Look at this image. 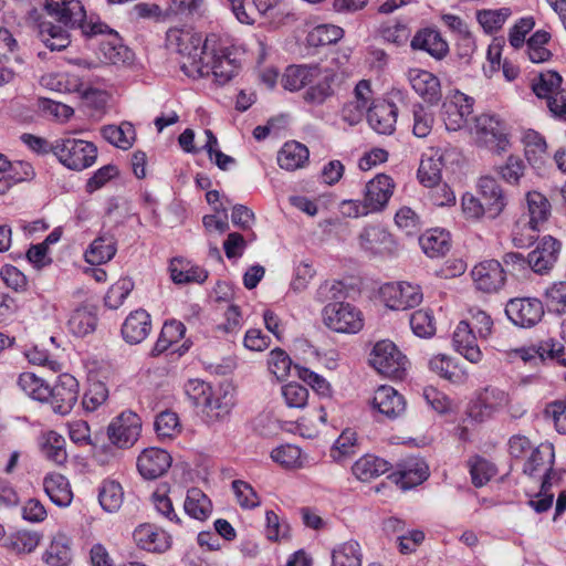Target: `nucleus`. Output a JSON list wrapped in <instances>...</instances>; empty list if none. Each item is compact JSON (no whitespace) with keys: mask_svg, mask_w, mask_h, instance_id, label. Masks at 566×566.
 <instances>
[{"mask_svg":"<svg viewBox=\"0 0 566 566\" xmlns=\"http://www.w3.org/2000/svg\"><path fill=\"white\" fill-rule=\"evenodd\" d=\"M72 538L65 533H56L42 555L48 566H69L73 560Z\"/></svg>","mask_w":566,"mask_h":566,"instance_id":"28","label":"nucleus"},{"mask_svg":"<svg viewBox=\"0 0 566 566\" xmlns=\"http://www.w3.org/2000/svg\"><path fill=\"white\" fill-rule=\"evenodd\" d=\"M527 212L523 217L526 218L535 227L544 230L552 214V206L548 199L538 191H528L526 193Z\"/></svg>","mask_w":566,"mask_h":566,"instance_id":"33","label":"nucleus"},{"mask_svg":"<svg viewBox=\"0 0 566 566\" xmlns=\"http://www.w3.org/2000/svg\"><path fill=\"white\" fill-rule=\"evenodd\" d=\"M478 189L486 206L488 218L499 217L506 206V199L496 179L482 176L478 181Z\"/></svg>","mask_w":566,"mask_h":566,"instance_id":"27","label":"nucleus"},{"mask_svg":"<svg viewBox=\"0 0 566 566\" xmlns=\"http://www.w3.org/2000/svg\"><path fill=\"white\" fill-rule=\"evenodd\" d=\"M564 354V347L555 340L543 342L537 346L520 347L512 352L513 357H517L531 367H537L546 358L557 359Z\"/></svg>","mask_w":566,"mask_h":566,"instance_id":"23","label":"nucleus"},{"mask_svg":"<svg viewBox=\"0 0 566 566\" xmlns=\"http://www.w3.org/2000/svg\"><path fill=\"white\" fill-rule=\"evenodd\" d=\"M78 398V381L70 374H62L53 387L49 386V395L44 401L50 402L54 412L67 415Z\"/></svg>","mask_w":566,"mask_h":566,"instance_id":"10","label":"nucleus"},{"mask_svg":"<svg viewBox=\"0 0 566 566\" xmlns=\"http://www.w3.org/2000/svg\"><path fill=\"white\" fill-rule=\"evenodd\" d=\"M271 459L285 469H298L304 465L302 450L294 444H284L271 452Z\"/></svg>","mask_w":566,"mask_h":566,"instance_id":"55","label":"nucleus"},{"mask_svg":"<svg viewBox=\"0 0 566 566\" xmlns=\"http://www.w3.org/2000/svg\"><path fill=\"white\" fill-rule=\"evenodd\" d=\"M43 488L50 500L60 507L71 504L73 493L65 476L59 473L48 474L43 480Z\"/></svg>","mask_w":566,"mask_h":566,"instance_id":"34","label":"nucleus"},{"mask_svg":"<svg viewBox=\"0 0 566 566\" xmlns=\"http://www.w3.org/2000/svg\"><path fill=\"white\" fill-rule=\"evenodd\" d=\"M39 36L42 43L51 51H62L66 49L71 42L67 31L52 22L40 23Z\"/></svg>","mask_w":566,"mask_h":566,"instance_id":"42","label":"nucleus"},{"mask_svg":"<svg viewBox=\"0 0 566 566\" xmlns=\"http://www.w3.org/2000/svg\"><path fill=\"white\" fill-rule=\"evenodd\" d=\"M167 48L180 55V70L190 78L206 77V60L209 55L210 39L182 29H169L166 35Z\"/></svg>","mask_w":566,"mask_h":566,"instance_id":"1","label":"nucleus"},{"mask_svg":"<svg viewBox=\"0 0 566 566\" xmlns=\"http://www.w3.org/2000/svg\"><path fill=\"white\" fill-rule=\"evenodd\" d=\"M369 364L384 377L401 380L407 374L408 359L394 342L381 339L374 345Z\"/></svg>","mask_w":566,"mask_h":566,"instance_id":"3","label":"nucleus"},{"mask_svg":"<svg viewBox=\"0 0 566 566\" xmlns=\"http://www.w3.org/2000/svg\"><path fill=\"white\" fill-rule=\"evenodd\" d=\"M321 69L317 64L289 65L282 75V86L290 92L306 90L319 76Z\"/></svg>","mask_w":566,"mask_h":566,"instance_id":"25","label":"nucleus"},{"mask_svg":"<svg viewBox=\"0 0 566 566\" xmlns=\"http://www.w3.org/2000/svg\"><path fill=\"white\" fill-rule=\"evenodd\" d=\"M98 502L105 512H117L124 502L122 485L114 480H105L98 490Z\"/></svg>","mask_w":566,"mask_h":566,"instance_id":"43","label":"nucleus"},{"mask_svg":"<svg viewBox=\"0 0 566 566\" xmlns=\"http://www.w3.org/2000/svg\"><path fill=\"white\" fill-rule=\"evenodd\" d=\"M99 52L103 61L108 64H126L133 59L132 51L122 44L118 39L102 42L99 44Z\"/></svg>","mask_w":566,"mask_h":566,"instance_id":"50","label":"nucleus"},{"mask_svg":"<svg viewBox=\"0 0 566 566\" xmlns=\"http://www.w3.org/2000/svg\"><path fill=\"white\" fill-rule=\"evenodd\" d=\"M509 403V395L496 387L484 388L469 407V416L475 421L489 419Z\"/></svg>","mask_w":566,"mask_h":566,"instance_id":"13","label":"nucleus"},{"mask_svg":"<svg viewBox=\"0 0 566 566\" xmlns=\"http://www.w3.org/2000/svg\"><path fill=\"white\" fill-rule=\"evenodd\" d=\"M322 315L324 324L337 333L356 334L364 326L361 312L349 303H328Z\"/></svg>","mask_w":566,"mask_h":566,"instance_id":"5","label":"nucleus"},{"mask_svg":"<svg viewBox=\"0 0 566 566\" xmlns=\"http://www.w3.org/2000/svg\"><path fill=\"white\" fill-rule=\"evenodd\" d=\"M150 329V315L145 310H136L124 321L122 336L128 344H139L148 336Z\"/></svg>","mask_w":566,"mask_h":566,"instance_id":"29","label":"nucleus"},{"mask_svg":"<svg viewBox=\"0 0 566 566\" xmlns=\"http://www.w3.org/2000/svg\"><path fill=\"white\" fill-rule=\"evenodd\" d=\"M116 240L112 234L97 237L85 251V260L90 264H104L116 254Z\"/></svg>","mask_w":566,"mask_h":566,"instance_id":"37","label":"nucleus"},{"mask_svg":"<svg viewBox=\"0 0 566 566\" xmlns=\"http://www.w3.org/2000/svg\"><path fill=\"white\" fill-rule=\"evenodd\" d=\"M337 74L331 69H321L319 76L310 84L303 93L304 103L311 106H322L331 99L335 93Z\"/></svg>","mask_w":566,"mask_h":566,"instance_id":"18","label":"nucleus"},{"mask_svg":"<svg viewBox=\"0 0 566 566\" xmlns=\"http://www.w3.org/2000/svg\"><path fill=\"white\" fill-rule=\"evenodd\" d=\"M172 462L171 455L160 448H147L137 458V469L146 480L164 475Z\"/></svg>","mask_w":566,"mask_h":566,"instance_id":"15","label":"nucleus"},{"mask_svg":"<svg viewBox=\"0 0 566 566\" xmlns=\"http://www.w3.org/2000/svg\"><path fill=\"white\" fill-rule=\"evenodd\" d=\"M45 10L66 28L75 29L86 18L81 0H45Z\"/></svg>","mask_w":566,"mask_h":566,"instance_id":"17","label":"nucleus"},{"mask_svg":"<svg viewBox=\"0 0 566 566\" xmlns=\"http://www.w3.org/2000/svg\"><path fill=\"white\" fill-rule=\"evenodd\" d=\"M410 46L415 51H423L436 60H442L449 53V44L441 33L433 28H423L416 32Z\"/></svg>","mask_w":566,"mask_h":566,"instance_id":"21","label":"nucleus"},{"mask_svg":"<svg viewBox=\"0 0 566 566\" xmlns=\"http://www.w3.org/2000/svg\"><path fill=\"white\" fill-rule=\"evenodd\" d=\"M473 112V98L455 91L446 97L441 117L448 130L457 132L468 122V117Z\"/></svg>","mask_w":566,"mask_h":566,"instance_id":"12","label":"nucleus"},{"mask_svg":"<svg viewBox=\"0 0 566 566\" xmlns=\"http://www.w3.org/2000/svg\"><path fill=\"white\" fill-rule=\"evenodd\" d=\"M395 475H398L396 481L400 483L401 489L408 490L428 479L429 468L422 459L411 457L399 464V470Z\"/></svg>","mask_w":566,"mask_h":566,"instance_id":"30","label":"nucleus"},{"mask_svg":"<svg viewBox=\"0 0 566 566\" xmlns=\"http://www.w3.org/2000/svg\"><path fill=\"white\" fill-rule=\"evenodd\" d=\"M505 314L514 325L531 328L542 321L544 305L535 297H516L507 302Z\"/></svg>","mask_w":566,"mask_h":566,"instance_id":"7","label":"nucleus"},{"mask_svg":"<svg viewBox=\"0 0 566 566\" xmlns=\"http://www.w3.org/2000/svg\"><path fill=\"white\" fill-rule=\"evenodd\" d=\"M155 431L160 440H171L181 432V424L176 412L165 410L155 420Z\"/></svg>","mask_w":566,"mask_h":566,"instance_id":"51","label":"nucleus"},{"mask_svg":"<svg viewBox=\"0 0 566 566\" xmlns=\"http://www.w3.org/2000/svg\"><path fill=\"white\" fill-rule=\"evenodd\" d=\"M510 15L509 8L480 10L476 12V20L486 33H493L503 27Z\"/></svg>","mask_w":566,"mask_h":566,"instance_id":"57","label":"nucleus"},{"mask_svg":"<svg viewBox=\"0 0 566 566\" xmlns=\"http://www.w3.org/2000/svg\"><path fill=\"white\" fill-rule=\"evenodd\" d=\"M394 189L392 179L387 175L379 174L366 184L363 201L371 212L381 211L392 196Z\"/></svg>","mask_w":566,"mask_h":566,"instance_id":"16","label":"nucleus"},{"mask_svg":"<svg viewBox=\"0 0 566 566\" xmlns=\"http://www.w3.org/2000/svg\"><path fill=\"white\" fill-rule=\"evenodd\" d=\"M102 135L109 144L122 149H128L135 140V128L127 122L118 126L107 125L102 128Z\"/></svg>","mask_w":566,"mask_h":566,"instance_id":"45","label":"nucleus"},{"mask_svg":"<svg viewBox=\"0 0 566 566\" xmlns=\"http://www.w3.org/2000/svg\"><path fill=\"white\" fill-rule=\"evenodd\" d=\"M207 66V75L212 74L214 81L224 85L230 82L239 71V64L234 59L230 57V52L228 48H211L209 50V55L206 60Z\"/></svg>","mask_w":566,"mask_h":566,"instance_id":"14","label":"nucleus"},{"mask_svg":"<svg viewBox=\"0 0 566 566\" xmlns=\"http://www.w3.org/2000/svg\"><path fill=\"white\" fill-rule=\"evenodd\" d=\"M390 242V234L379 226L364 228L359 234L360 247L370 253H379Z\"/></svg>","mask_w":566,"mask_h":566,"instance_id":"46","label":"nucleus"},{"mask_svg":"<svg viewBox=\"0 0 566 566\" xmlns=\"http://www.w3.org/2000/svg\"><path fill=\"white\" fill-rule=\"evenodd\" d=\"M184 510L190 517L205 521L212 512V504L200 489L191 488L187 491Z\"/></svg>","mask_w":566,"mask_h":566,"instance_id":"39","label":"nucleus"},{"mask_svg":"<svg viewBox=\"0 0 566 566\" xmlns=\"http://www.w3.org/2000/svg\"><path fill=\"white\" fill-rule=\"evenodd\" d=\"M380 296L385 305L390 310H407L422 302L420 286L407 282L387 283L380 287Z\"/></svg>","mask_w":566,"mask_h":566,"instance_id":"8","label":"nucleus"},{"mask_svg":"<svg viewBox=\"0 0 566 566\" xmlns=\"http://www.w3.org/2000/svg\"><path fill=\"white\" fill-rule=\"evenodd\" d=\"M343 29L333 24L315 27L307 35V43L312 46H325L336 43L343 36Z\"/></svg>","mask_w":566,"mask_h":566,"instance_id":"56","label":"nucleus"},{"mask_svg":"<svg viewBox=\"0 0 566 566\" xmlns=\"http://www.w3.org/2000/svg\"><path fill=\"white\" fill-rule=\"evenodd\" d=\"M168 491L169 490L165 484L158 486L151 494V502L158 514L164 516L169 522L180 524V518L175 512L172 501L168 495Z\"/></svg>","mask_w":566,"mask_h":566,"instance_id":"59","label":"nucleus"},{"mask_svg":"<svg viewBox=\"0 0 566 566\" xmlns=\"http://www.w3.org/2000/svg\"><path fill=\"white\" fill-rule=\"evenodd\" d=\"M41 452L51 462L63 464L67 459L65 439L55 431L45 432L41 438Z\"/></svg>","mask_w":566,"mask_h":566,"instance_id":"41","label":"nucleus"},{"mask_svg":"<svg viewBox=\"0 0 566 566\" xmlns=\"http://www.w3.org/2000/svg\"><path fill=\"white\" fill-rule=\"evenodd\" d=\"M361 547L356 541L337 545L332 552V566H361Z\"/></svg>","mask_w":566,"mask_h":566,"instance_id":"44","label":"nucleus"},{"mask_svg":"<svg viewBox=\"0 0 566 566\" xmlns=\"http://www.w3.org/2000/svg\"><path fill=\"white\" fill-rule=\"evenodd\" d=\"M358 451L357 433L352 429H345L334 442L331 457L336 462H345Z\"/></svg>","mask_w":566,"mask_h":566,"instance_id":"47","label":"nucleus"},{"mask_svg":"<svg viewBox=\"0 0 566 566\" xmlns=\"http://www.w3.org/2000/svg\"><path fill=\"white\" fill-rule=\"evenodd\" d=\"M419 243L429 258H439L450 250V234L442 229H431L419 238Z\"/></svg>","mask_w":566,"mask_h":566,"instance_id":"38","label":"nucleus"},{"mask_svg":"<svg viewBox=\"0 0 566 566\" xmlns=\"http://www.w3.org/2000/svg\"><path fill=\"white\" fill-rule=\"evenodd\" d=\"M478 337L468 319L461 321L453 332L455 350L474 364L479 363L482 358V353L476 344Z\"/></svg>","mask_w":566,"mask_h":566,"instance_id":"24","label":"nucleus"},{"mask_svg":"<svg viewBox=\"0 0 566 566\" xmlns=\"http://www.w3.org/2000/svg\"><path fill=\"white\" fill-rule=\"evenodd\" d=\"M544 417L553 421L558 433L566 434V399L547 403L544 409Z\"/></svg>","mask_w":566,"mask_h":566,"instance_id":"64","label":"nucleus"},{"mask_svg":"<svg viewBox=\"0 0 566 566\" xmlns=\"http://www.w3.org/2000/svg\"><path fill=\"white\" fill-rule=\"evenodd\" d=\"M142 431L140 417L130 410L123 411L107 427V436L112 444L120 449L133 447Z\"/></svg>","mask_w":566,"mask_h":566,"instance_id":"6","label":"nucleus"},{"mask_svg":"<svg viewBox=\"0 0 566 566\" xmlns=\"http://www.w3.org/2000/svg\"><path fill=\"white\" fill-rule=\"evenodd\" d=\"M136 544L148 552H164L169 547V537L154 525L144 524L134 532Z\"/></svg>","mask_w":566,"mask_h":566,"instance_id":"32","label":"nucleus"},{"mask_svg":"<svg viewBox=\"0 0 566 566\" xmlns=\"http://www.w3.org/2000/svg\"><path fill=\"white\" fill-rule=\"evenodd\" d=\"M547 306L556 313H566V280L552 283L544 293Z\"/></svg>","mask_w":566,"mask_h":566,"instance_id":"63","label":"nucleus"},{"mask_svg":"<svg viewBox=\"0 0 566 566\" xmlns=\"http://www.w3.org/2000/svg\"><path fill=\"white\" fill-rule=\"evenodd\" d=\"M398 108L388 101H377L373 103L367 113L369 126L382 135H390L395 132L397 123Z\"/></svg>","mask_w":566,"mask_h":566,"instance_id":"20","label":"nucleus"},{"mask_svg":"<svg viewBox=\"0 0 566 566\" xmlns=\"http://www.w3.org/2000/svg\"><path fill=\"white\" fill-rule=\"evenodd\" d=\"M542 230V228L531 224L525 217H521L513 226L512 242L516 248H527L536 241L537 234Z\"/></svg>","mask_w":566,"mask_h":566,"instance_id":"53","label":"nucleus"},{"mask_svg":"<svg viewBox=\"0 0 566 566\" xmlns=\"http://www.w3.org/2000/svg\"><path fill=\"white\" fill-rule=\"evenodd\" d=\"M232 490L238 504L245 510H252L260 505V497L255 490L245 481L234 480Z\"/></svg>","mask_w":566,"mask_h":566,"instance_id":"62","label":"nucleus"},{"mask_svg":"<svg viewBox=\"0 0 566 566\" xmlns=\"http://www.w3.org/2000/svg\"><path fill=\"white\" fill-rule=\"evenodd\" d=\"M310 151L307 147L297 142H287L277 154V164L282 169L293 171L304 167Z\"/></svg>","mask_w":566,"mask_h":566,"instance_id":"35","label":"nucleus"},{"mask_svg":"<svg viewBox=\"0 0 566 566\" xmlns=\"http://www.w3.org/2000/svg\"><path fill=\"white\" fill-rule=\"evenodd\" d=\"M409 82L412 90L429 104H437L441 98L439 78L432 73L412 69L409 71Z\"/></svg>","mask_w":566,"mask_h":566,"instance_id":"26","label":"nucleus"},{"mask_svg":"<svg viewBox=\"0 0 566 566\" xmlns=\"http://www.w3.org/2000/svg\"><path fill=\"white\" fill-rule=\"evenodd\" d=\"M431 371L451 382H459L463 379V373L459 369L453 359L447 355L439 354L429 360Z\"/></svg>","mask_w":566,"mask_h":566,"instance_id":"52","label":"nucleus"},{"mask_svg":"<svg viewBox=\"0 0 566 566\" xmlns=\"http://www.w3.org/2000/svg\"><path fill=\"white\" fill-rule=\"evenodd\" d=\"M560 250L559 240L552 235H544L528 253V268L536 274H548L555 268Z\"/></svg>","mask_w":566,"mask_h":566,"instance_id":"11","label":"nucleus"},{"mask_svg":"<svg viewBox=\"0 0 566 566\" xmlns=\"http://www.w3.org/2000/svg\"><path fill=\"white\" fill-rule=\"evenodd\" d=\"M410 327L415 335L429 338L436 333V325L430 310H418L410 315Z\"/></svg>","mask_w":566,"mask_h":566,"instance_id":"60","label":"nucleus"},{"mask_svg":"<svg viewBox=\"0 0 566 566\" xmlns=\"http://www.w3.org/2000/svg\"><path fill=\"white\" fill-rule=\"evenodd\" d=\"M169 271L171 280L176 284L203 283L208 277V272L205 269L181 259H172Z\"/></svg>","mask_w":566,"mask_h":566,"instance_id":"36","label":"nucleus"},{"mask_svg":"<svg viewBox=\"0 0 566 566\" xmlns=\"http://www.w3.org/2000/svg\"><path fill=\"white\" fill-rule=\"evenodd\" d=\"M19 387L31 398L44 401L49 395V385L33 373H22L18 379Z\"/></svg>","mask_w":566,"mask_h":566,"instance_id":"58","label":"nucleus"},{"mask_svg":"<svg viewBox=\"0 0 566 566\" xmlns=\"http://www.w3.org/2000/svg\"><path fill=\"white\" fill-rule=\"evenodd\" d=\"M471 277L476 290L493 294L506 283V272L497 260H484L473 266Z\"/></svg>","mask_w":566,"mask_h":566,"instance_id":"9","label":"nucleus"},{"mask_svg":"<svg viewBox=\"0 0 566 566\" xmlns=\"http://www.w3.org/2000/svg\"><path fill=\"white\" fill-rule=\"evenodd\" d=\"M96 323L97 318L93 312L86 307H80L72 313L67 325L71 333L83 337L94 332Z\"/></svg>","mask_w":566,"mask_h":566,"instance_id":"49","label":"nucleus"},{"mask_svg":"<svg viewBox=\"0 0 566 566\" xmlns=\"http://www.w3.org/2000/svg\"><path fill=\"white\" fill-rule=\"evenodd\" d=\"M54 156L67 169L82 171L97 159V147L87 140L60 138L54 140Z\"/></svg>","mask_w":566,"mask_h":566,"instance_id":"2","label":"nucleus"},{"mask_svg":"<svg viewBox=\"0 0 566 566\" xmlns=\"http://www.w3.org/2000/svg\"><path fill=\"white\" fill-rule=\"evenodd\" d=\"M390 468V463L385 459L365 454L353 464L352 472L359 481L368 482L385 474Z\"/></svg>","mask_w":566,"mask_h":566,"instance_id":"31","label":"nucleus"},{"mask_svg":"<svg viewBox=\"0 0 566 566\" xmlns=\"http://www.w3.org/2000/svg\"><path fill=\"white\" fill-rule=\"evenodd\" d=\"M234 405L233 397L222 388L213 390L211 388L207 403H202L208 415L214 418L227 416Z\"/></svg>","mask_w":566,"mask_h":566,"instance_id":"48","label":"nucleus"},{"mask_svg":"<svg viewBox=\"0 0 566 566\" xmlns=\"http://www.w3.org/2000/svg\"><path fill=\"white\" fill-rule=\"evenodd\" d=\"M133 289L134 283L130 279H119L107 291L104 297L105 305L111 310H117L123 305Z\"/></svg>","mask_w":566,"mask_h":566,"instance_id":"61","label":"nucleus"},{"mask_svg":"<svg viewBox=\"0 0 566 566\" xmlns=\"http://www.w3.org/2000/svg\"><path fill=\"white\" fill-rule=\"evenodd\" d=\"M371 407L388 419H396L406 410L405 398L391 386H379L371 399Z\"/></svg>","mask_w":566,"mask_h":566,"instance_id":"19","label":"nucleus"},{"mask_svg":"<svg viewBox=\"0 0 566 566\" xmlns=\"http://www.w3.org/2000/svg\"><path fill=\"white\" fill-rule=\"evenodd\" d=\"M472 133L480 146L494 153L501 154L510 147L507 127L496 115L481 114L476 116Z\"/></svg>","mask_w":566,"mask_h":566,"instance_id":"4","label":"nucleus"},{"mask_svg":"<svg viewBox=\"0 0 566 566\" xmlns=\"http://www.w3.org/2000/svg\"><path fill=\"white\" fill-rule=\"evenodd\" d=\"M562 76L555 71L543 72L533 83L532 88L537 97L549 101L556 92L562 90Z\"/></svg>","mask_w":566,"mask_h":566,"instance_id":"54","label":"nucleus"},{"mask_svg":"<svg viewBox=\"0 0 566 566\" xmlns=\"http://www.w3.org/2000/svg\"><path fill=\"white\" fill-rule=\"evenodd\" d=\"M554 459V446L549 442H543L532 450L530 458L524 463L523 472L530 476L543 473V479L549 474V482H553L556 478V473L553 471Z\"/></svg>","mask_w":566,"mask_h":566,"instance_id":"22","label":"nucleus"},{"mask_svg":"<svg viewBox=\"0 0 566 566\" xmlns=\"http://www.w3.org/2000/svg\"><path fill=\"white\" fill-rule=\"evenodd\" d=\"M443 167L442 156L436 154H424L418 168V179L424 187H432L441 181V171Z\"/></svg>","mask_w":566,"mask_h":566,"instance_id":"40","label":"nucleus"}]
</instances>
